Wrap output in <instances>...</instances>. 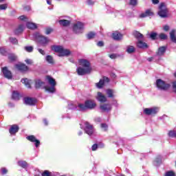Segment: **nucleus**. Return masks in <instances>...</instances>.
<instances>
[{"mask_svg": "<svg viewBox=\"0 0 176 176\" xmlns=\"http://www.w3.org/2000/svg\"><path fill=\"white\" fill-rule=\"evenodd\" d=\"M113 39L114 41H120L123 36L119 32H116L112 34Z\"/></svg>", "mask_w": 176, "mask_h": 176, "instance_id": "nucleus-23", "label": "nucleus"}, {"mask_svg": "<svg viewBox=\"0 0 176 176\" xmlns=\"http://www.w3.org/2000/svg\"><path fill=\"white\" fill-rule=\"evenodd\" d=\"M52 32H53V29L52 28H48L45 30L46 35H49L50 34H52Z\"/></svg>", "mask_w": 176, "mask_h": 176, "instance_id": "nucleus-53", "label": "nucleus"}, {"mask_svg": "<svg viewBox=\"0 0 176 176\" xmlns=\"http://www.w3.org/2000/svg\"><path fill=\"white\" fill-rule=\"evenodd\" d=\"M15 68H16V69H18V71H20L21 72H27V71H28V69H30L28 68V66H27L24 63H20V64L15 65Z\"/></svg>", "mask_w": 176, "mask_h": 176, "instance_id": "nucleus-12", "label": "nucleus"}, {"mask_svg": "<svg viewBox=\"0 0 176 176\" xmlns=\"http://www.w3.org/2000/svg\"><path fill=\"white\" fill-rule=\"evenodd\" d=\"M25 61L26 64H28L29 65H31L32 64V60H31V59H26Z\"/></svg>", "mask_w": 176, "mask_h": 176, "instance_id": "nucleus-58", "label": "nucleus"}, {"mask_svg": "<svg viewBox=\"0 0 176 176\" xmlns=\"http://www.w3.org/2000/svg\"><path fill=\"white\" fill-rule=\"evenodd\" d=\"M96 98L100 102H107V97H105L101 92H98Z\"/></svg>", "mask_w": 176, "mask_h": 176, "instance_id": "nucleus-22", "label": "nucleus"}, {"mask_svg": "<svg viewBox=\"0 0 176 176\" xmlns=\"http://www.w3.org/2000/svg\"><path fill=\"white\" fill-rule=\"evenodd\" d=\"M60 25H63V27H68L71 25V21L67 19H61L59 20Z\"/></svg>", "mask_w": 176, "mask_h": 176, "instance_id": "nucleus-24", "label": "nucleus"}, {"mask_svg": "<svg viewBox=\"0 0 176 176\" xmlns=\"http://www.w3.org/2000/svg\"><path fill=\"white\" fill-rule=\"evenodd\" d=\"M158 16H161L162 19H166L168 17V9L166 7V3H161L159 6Z\"/></svg>", "mask_w": 176, "mask_h": 176, "instance_id": "nucleus-4", "label": "nucleus"}, {"mask_svg": "<svg viewBox=\"0 0 176 176\" xmlns=\"http://www.w3.org/2000/svg\"><path fill=\"white\" fill-rule=\"evenodd\" d=\"M109 78L103 76L102 79H100L98 82L96 83V86L98 87V89H102L105 83H109Z\"/></svg>", "mask_w": 176, "mask_h": 176, "instance_id": "nucleus-7", "label": "nucleus"}, {"mask_svg": "<svg viewBox=\"0 0 176 176\" xmlns=\"http://www.w3.org/2000/svg\"><path fill=\"white\" fill-rule=\"evenodd\" d=\"M0 54L2 56H8V51L3 47H0Z\"/></svg>", "mask_w": 176, "mask_h": 176, "instance_id": "nucleus-41", "label": "nucleus"}, {"mask_svg": "<svg viewBox=\"0 0 176 176\" xmlns=\"http://www.w3.org/2000/svg\"><path fill=\"white\" fill-rule=\"evenodd\" d=\"M47 5H52V1L47 0Z\"/></svg>", "mask_w": 176, "mask_h": 176, "instance_id": "nucleus-64", "label": "nucleus"}, {"mask_svg": "<svg viewBox=\"0 0 176 176\" xmlns=\"http://www.w3.org/2000/svg\"><path fill=\"white\" fill-rule=\"evenodd\" d=\"M19 130H20V127H19V125L12 124L10 126L9 133L11 135H16V133H19Z\"/></svg>", "mask_w": 176, "mask_h": 176, "instance_id": "nucleus-13", "label": "nucleus"}, {"mask_svg": "<svg viewBox=\"0 0 176 176\" xmlns=\"http://www.w3.org/2000/svg\"><path fill=\"white\" fill-rule=\"evenodd\" d=\"M8 9V4H1L0 10H6Z\"/></svg>", "mask_w": 176, "mask_h": 176, "instance_id": "nucleus-50", "label": "nucleus"}, {"mask_svg": "<svg viewBox=\"0 0 176 176\" xmlns=\"http://www.w3.org/2000/svg\"><path fill=\"white\" fill-rule=\"evenodd\" d=\"M24 50L28 53H32L34 52V47L33 46H25Z\"/></svg>", "mask_w": 176, "mask_h": 176, "instance_id": "nucleus-37", "label": "nucleus"}, {"mask_svg": "<svg viewBox=\"0 0 176 176\" xmlns=\"http://www.w3.org/2000/svg\"><path fill=\"white\" fill-rule=\"evenodd\" d=\"M97 149H98V144H94L92 145L91 146V151H93V152L97 151Z\"/></svg>", "mask_w": 176, "mask_h": 176, "instance_id": "nucleus-51", "label": "nucleus"}, {"mask_svg": "<svg viewBox=\"0 0 176 176\" xmlns=\"http://www.w3.org/2000/svg\"><path fill=\"white\" fill-rule=\"evenodd\" d=\"M153 12H152V10H146L144 13H142L140 14V17L142 19H144V17H151L153 16Z\"/></svg>", "mask_w": 176, "mask_h": 176, "instance_id": "nucleus-20", "label": "nucleus"}, {"mask_svg": "<svg viewBox=\"0 0 176 176\" xmlns=\"http://www.w3.org/2000/svg\"><path fill=\"white\" fill-rule=\"evenodd\" d=\"M20 98H21V96H20V94L16 91H14L12 93V99L19 101Z\"/></svg>", "mask_w": 176, "mask_h": 176, "instance_id": "nucleus-31", "label": "nucleus"}, {"mask_svg": "<svg viewBox=\"0 0 176 176\" xmlns=\"http://www.w3.org/2000/svg\"><path fill=\"white\" fill-rule=\"evenodd\" d=\"M23 31H24V26L23 25H19L18 28L14 30V32L15 35H20Z\"/></svg>", "mask_w": 176, "mask_h": 176, "instance_id": "nucleus-27", "label": "nucleus"}, {"mask_svg": "<svg viewBox=\"0 0 176 176\" xmlns=\"http://www.w3.org/2000/svg\"><path fill=\"white\" fill-rule=\"evenodd\" d=\"M26 25L29 30H36L38 28L36 24L32 22H28Z\"/></svg>", "mask_w": 176, "mask_h": 176, "instance_id": "nucleus-29", "label": "nucleus"}, {"mask_svg": "<svg viewBox=\"0 0 176 176\" xmlns=\"http://www.w3.org/2000/svg\"><path fill=\"white\" fill-rule=\"evenodd\" d=\"M26 140H28V141H30V142H34L36 148H38L39 145H41V141L36 139V138L34 135H30L28 136L26 138Z\"/></svg>", "mask_w": 176, "mask_h": 176, "instance_id": "nucleus-8", "label": "nucleus"}, {"mask_svg": "<svg viewBox=\"0 0 176 176\" xmlns=\"http://www.w3.org/2000/svg\"><path fill=\"white\" fill-rule=\"evenodd\" d=\"M3 75L7 78V79H12V72H10L9 69H8L7 67H4L2 69Z\"/></svg>", "mask_w": 176, "mask_h": 176, "instance_id": "nucleus-14", "label": "nucleus"}, {"mask_svg": "<svg viewBox=\"0 0 176 176\" xmlns=\"http://www.w3.org/2000/svg\"><path fill=\"white\" fill-rule=\"evenodd\" d=\"M78 63L82 68H85V69H89L91 72V66H90V62L89 60L87 59H80Z\"/></svg>", "mask_w": 176, "mask_h": 176, "instance_id": "nucleus-6", "label": "nucleus"}, {"mask_svg": "<svg viewBox=\"0 0 176 176\" xmlns=\"http://www.w3.org/2000/svg\"><path fill=\"white\" fill-rule=\"evenodd\" d=\"M85 28V23L78 21L73 25V32L74 34H82Z\"/></svg>", "mask_w": 176, "mask_h": 176, "instance_id": "nucleus-5", "label": "nucleus"}, {"mask_svg": "<svg viewBox=\"0 0 176 176\" xmlns=\"http://www.w3.org/2000/svg\"><path fill=\"white\" fill-rule=\"evenodd\" d=\"M106 93H107L109 98H113V97H115V95H113V90H112L111 89H107Z\"/></svg>", "mask_w": 176, "mask_h": 176, "instance_id": "nucleus-36", "label": "nucleus"}, {"mask_svg": "<svg viewBox=\"0 0 176 176\" xmlns=\"http://www.w3.org/2000/svg\"><path fill=\"white\" fill-rule=\"evenodd\" d=\"M104 45V41H100L97 43V46H98V47H102Z\"/></svg>", "mask_w": 176, "mask_h": 176, "instance_id": "nucleus-54", "label": "nucleus"}, {"mask_svg": "<svg viewBox=\"0 0 176 176\" xmlns=\"http://www.w3.org/2000/svg\"><path fill=\"white\" fill-rule=\"evenodd\" d=\"M43 85H45V82H43L42 80H35L34 86H35L36 89H41L43 86Z\"/></svg>", "mask_w": 176, "mask_h": 176, "instance_id": "nucleus-28", "label": "nucleus"}, {"mask_svg": "<svg viewBox=\"0 0 176 176\" xmlns=\"http://www.w3.org/2000/svg\"><path fill=\"white\" fill-rule=\"evenodd\" d=\"M100 127L102 129H104V131H107V130H108V125L106 123L101 124Z\"/></svg>", "mask_w": 176, "mask_h": 176, "instance_id": "nucleus-52", "label": "nucleus"}, {"mask_svg": "<svg viewBox=\"0 0 176 176\" xmlns=\"http://www.w3.org/2000/svg\"><path fill=\"white\" fill-rule=\"evenodd\" d=\"M175 32H176V30L173 29L169 33L170 41L171 42H173V43H176Z\"/></svg>", "mask_w": 176, "mask_h": 176, "instance_id": "nucleus-26", "label": "nucleus"}, {"mask_svg": "<svg viewBox=\"0 0 176 176\" xmlns=\"http://www.w3.org/2000/svg\"><path fill=\"white\" fill-rule=\"evenodd\" d=\"M85 131L87 134H88V135H91V134H93V126L88 122H85Z\"/></svg>", "mask_w": 176, "mask_h": 176, "instance_id": "nucleus-15", "label": "nucleus"}, {"mask_svg": "<svg viewBox=\"0 0 176 176\" xmlns=\"http://www.w3.org/2000/svg\"><path fill=\"white\" fill-rule=\"evenodd\" d=\"M8 60L10 63H14L16 60H17V56L14 54H8Z\"/></svg>", "mask_w": 176, "mask_h": 176, "instance_id": "nucleus-30", "label": "nucleus"}, {"mask_svg": "<svg viewBox=\"0 0 176 176\" xmlns=\"http://www.w3.org/2000/svg\"><path fill=\"white\" fill-rule=\"evenodd\" d=\"M148 36L151 41H157L159 39V34H157V32H151L149 34Z\"/></svg>", "mask_w": 176, "mask_h": 176, "instance_id": "nucleus-25", "label": "nucleus"}, {"mask_svg": "<svg viewBox=\"0 0 176 176\" xmlns=\"http://www.w3.org/2000/svg\"><path fill=\"white\" fill-rule=\"evenodd\" d=\"M159 111V109L157 107H153V108H146L144 110V113L146 115H156Z\"/></svg>", "mask_w": 176, "mask_h": 176, "instance_id": "nucleus-9", "label": "nucleus"}, {"mask_svg": "<svg viewBox=\"0 0 176 176\" xmlns=\"http://www.w3.org/2000/svg\"><path fill=\"white\" fill-rule=\"evenodd\" d=\"M19 19L22 21H24V20H27V16H25V15H21V16H19Z\"/></svg>", "mask_w": 176, "mask_h": 176, "instance_id": "nucleus-57", "label": "nucleus"}, {"mask_svg": "<svg viewBox=\"0 0 176 176\" xmlns=\"http://www.w3.org/2000/svg\"><path fill=\"white\" fill-rule=\"evenodd\" d=\"M168 135V137H170L171 138H176V131L175 130L169 131Z\"/></svg>", "mask_w": 176, "mask_h": 176, "instance_id": "nucleus-38", "label": "nucleus"}, {"mask_svg": "<svg viewBox=\"0 0 176 176\" xmlns=\"http://www.w3.org/2000/svg\"><path fill=\"white\" fill-rule=\"evenodd\" d=\"M42 176H52V172L45 170L41 173Z\"/></svg>", "mask_w": 176, "mask_h": 176, "instance_id": "nucleus-46", "label": "nucleus"}, {"mask_svg": "<svg viewBox=\"0 0 176 176\" xmlns=\"http://www.w3.org/2000/svg\"><path fill=\"white\" fill-rule=\"evenodd\" d=\"M1 175H6L9 170L5 167L1 168Z\"/></svg>", "mask_w": 176, "mask_h": 176, "instance_id": "nucleus-48", "label": "nucleus"}, {"mask_svg": "<svg viewBox=\"0 0 176 176\" xmlns=\"http://www.w3.org/2000/svg\"><path fill=\"white\" fill-rule=\"evenodd\" d=\"M96 35H97V34L95 32H89L87 34V38L89 40L94 39L96 38Z\"/></svg>", "mask_w": 176, "mask_h": 176, "instance_id": "nucleus-34", "label": "nucleus"}, {"mask_svg": "<svg viewBox=\"0 0 176 176\" xmlns=\"http://www.w3.org/2000/svg\"><path fill=\"white\" fill-rule=\"evenodd\" d=\"M166 50H167V47L166 46L160 47L157 51L156 52V54L157 56H164Z\"/></svg>", "mask_w": 176, "mask_h": 176, "instance_id": "nucleus-19", "label": "nucleus"}, {"mask_svg": "<svg viewBox=\"0 0 176 176\" xmlns=\"http://www.w3.org/2000/svg\"><path fill=\"white\" fill-rule=\"evenodd\" d=\"M18 164L19 166H20V167H22L23 168H25V167H27L28 166L27 162L25 161H19Z\"/></svg>", "mask_w": 176, "mask_h": 176, "instance_id": "nucleus-40", "label": "nucleus"}, {"mask_svg": "<svg viewBox=\"0 0 176 176\" xmlns=\"http://www.w3.org/2000/svg\"><path fill=\"white\" fill-rule=\"evenodd\" d=\"M149 62L153 61V57H150L147 59Z\"/></svg>", "mask_w": 176, "mask_h": 176, "instance_id": "nucleus-63", "label": "nucleus"}, {"mask_svg": "<svg viewBox=\"0 0 176 176\" xmlns=\"http://www.w3.org/2000/svg\"><path fill=\"white\" fill-rule=\"evenodd\" d=\"M21 82L23 83V85H25V86L28 87V89H31V83L30 82L28 78H23Z\"/></svg>", "mask_w": 176, "mask_h": 176, "instance_id": "nucleus-33", "label": "nucleus"}, {"mask_svg": "<svg viewBox=\"0 0 176 176\" xmlns=\"http://www.w3.org/2000/svg\"><path fill=\"white\" fill-rule=\"evenodd\" d=\"M172 86H173V90L174 93L176 94V81H174L173 82V85Z\"/></svg>", "mask_w": 176, "mask_h": 176, "instance_id": "nucleus-55", "label": "nucleus"}, {"mask_svg": "<svg viewBox=\"0 0 176 176\" xmlns=\"http://www.w3.org/2000/svg\"><path fill=\"white\" fill-rule=\"evenodd\" d=\"M100 109L102 112H109L112 109V107L109 104H104L100 105Z\"/></svg>", "mask_w": 176, "mask_h": 176, "instance_id": "nucleus-17", "label": "nucleus"}, {"mask_svg": "<svg viewBox=\"0 0 176 176\" xmlns=\"http://www.w3.org/2000/svg\"><path fill=\"white\" fill-rule=\"evenodd\" d=\"M137 46L139 49H148V44L142 41V40L138 41Z\"/></svg>", "mask_w": 176, "mask_h": 176, "instance_id": "nucleus-21", "label": "nucleus"}, {"mask_svg": "<svg viewBox=\"0 0 176 176\" xmlns=\"http://www.w3.org/2000/svg\"><path fill=\"white\" fill-rule=\"evenodd\" d=\"M159 2H160L159 0H152V3H153V5H157Z\"/></svg>", "mask_w": 176, "mask_h": 176, "instance_id": "nucleus-61", "label": "nucleus"}, {"mask_svg": "<svg viewBox=\"0 0 176 176\" xmlns=\"http://www.w3.org/2000/svg\"><path fill=\"white\" fill-rule=\"evenodd\" d=\"M129 5L131 6H137V5H138V0H129Z\"/></svg>", "mask_w": 176, "mask_h": 176, "instance_id": "nucleus-45", "label": "nucleus"}, {"mask_svg": "<svg viewBox=\"0 0 176 176\" xmlns=\"http://www.w3.org/2000/svg\"><path fill=\"white\" fill-rule=\"evenodd\" d=\"M45 90L47 91H49L50 93H54L56 89H54V87L52 86V87H45Z\"/></svg>", "mask_w": 176, "mask_h": 176, "instance_id": "nucleus-44", "label": "nucleus"}, {"mask_svg": "<svg viewBox=\"0 0 176 176\" xmlns=\"http://www.w3.org/2000/svg\"><path fill=\"white\" fill-rule=\"evenodd\" d=\"M38 43H41V45H43V46H45V45L49 43V38L44 36H38Z\"/></svg>", "mask_w": 176, "mask_h": 176, "instance_id": "nucleus-16", "label": "nucleus"}, {"mask_svg": "<svg viewBox=\"0 0 176 176\" xmlns=\"http://www.w3.org/2000/svg\"><path fill=\"white\" fill-rule=\"evenodd\" d=\"M10 42L13 45H19V41L14 37H10Z\"/></svg>", "mask_w": 176, "mask_h": 176, "instance_id": "nucleus-43", "label": "nucleus"}, {"mask_svg": "<svg viewBox=\"0 0 176 176\" xmlns=\"http://www.w3.org/2000/svg\"><path fill=\"white\" fill-rule=\"evenodd\" d=\"M23 100L25 105L34 106L36 102V99L31 97H25Z\"/></svg>", "mask_w": 176, "mask_h": 176, "instance_id": "nucleus-11", "label": "nucleus"}, {"mask_svg": "<svg viewBox=\"0 0 176 176\" xmlns=\"http://www.w3.org/2000/svg\"><path fill=\"white\" fill-rule=\"evenodd\" d=\"M87 3H88V5H94V1H93V0H88Z\"/></svg>", "mask_w": 176, "mask_h": 176, "instance_id": "nucleus-62", "label": "nucleus"}, {"mask_svg": "<svg viewBox=\"0 0 176 176\" xmlns=\"http://www.w3.org/2000/svg\"><path fill=\"white\" fill-rule=\"evenodd\" d=\"M156 86L157 89L160 90H163V91H167L170 87H171V85L166 82L164 80L162 79H157L156 80Z\"/></svg>", "mask_w": 176, "mask_h": 176, "instance_id": "nucleus-3", "label": "nucleus"}, {"mask_svg": "<svg viewBox=\"0 0 176 176\" xmlns=\"http://www.w3.org/2000/svg\"><path fill=\"white\" fill-rule=\"evenodd\" d=\"M76 72L78 75L80 76H83V75H86L87 74H91V72L89 69H85V67H79L76 69Z\"/></svg>", "mask_w": 176, "mask_h": 176, "instance_id": "nucleus-10", "label": "nucleus"}, {"mask_svg": "<svg viewBox=\"0 0 176 176\" xmlns=\"http://www.w3.org/2000/svg\"><path fill=\"white\" fill-rule=\"evenodd\" d=\"M168 30H170V26L169 25H166L164 26V30L167 32V31H168Z\"/></svg>", "mask_w": 176, "mask_h": 176, "instance_id": "nucleus-60", "label": "nucleus"}, {"mask_svg": "<svg viewBox=\"0 0 176 176\" xmlns=\"http://www.w3.org/2000/svg\"><path fill=\"white\" fill-rule=\"evenodd\" d=\"M47 79L48 80V83H50L51 86H52L53 87L56 86V80H54V78H52L50 76H47Z\"/></svg>", "mask_w": 176, "mask_h": 176, "instance_id": "nucleus-32", "label": "nucleus"}, {"mask_svg": "<svg viewBox=\"0 0 176 176\" xmlns=\"http://www.w3.org/2000/svg\"><path fill=\"white\" fill-rule=\"evenodd\" d=\"M109 57L112 60H115V58H118V57H120V55H118V54H111L109 55Z\"/></svg>", "mask_w": 176, "mask_h": 176, "instance_id": "nucleus-47", "label": "nucleus"}, {"mask_svg": "<svg viewBox=\"0 0 176 176\" xmlns=\"http://www.w3.org/2000/svg\"><path fill=\"white\" fill-rule=\"evenodd\" d=\"M52 50H54L56 53H58L59 57H68L71 55V51L68 49H64L63 46L53 45Z\"/></svg>", "mask_w": 176, "mask_h": 176, "instance_id": "nucleus-1", "label": "nucleus"}, {"mask_svg": "<svg viewBox=\"0 0 176 176\" xmlns=\"http://www.w3.org/2000/svg\"><path fill=\"white\" fill-rule=\"evenodd\" d=\"M46 61H47V63H49L50 64H54V61L53 60V56L48 55L46 57Z\"/></svg>", "mask_w": 176, "mask_h": 176, "instance_id": "nucleus-42", "label": "nucleus"}, {"mask_svg": "<svg viewBox=\"0 0 176 176\" xmlns=\"http://www.w3.org/2000/svg\"><path fill=\"white\" fill-rule=\"evenodd\" d=\"M135 52V47L133 45H128L126 47V52L129 53V54H131Z\"/></svg>", "mask_w": 176, "mask_h": 176, "instance_id": "nucleus-35", "label": "nucleus"}, {"mask_svg": "<svg viewBox=\"0 0 176 176\" xmlns=\"http://www.w3.org/2000/svg\"><path fill=\"white\" fill-rule=\"evenodd\" d=\"M158 38L159 39H160L161 41H166L168 38V36H166V34L164 33H160L159 35H158Z\"/></svg>", "mask_w": 176, "mask_h": 176, "instance_id": "nucleus-39", "label": "nucleus"}, {"mask_svg": "<svg viewBox=\"0 0 176 176\" xmlns=\"http://www.w3.org/2000/svg\"><path fill=\"white\" fill-rule=\"evenodd\" d=\"M133 35L138 41H144V34H141L140 32L134 30Z\"/></svg>", "mask_w": 176, "mask_h": 176, "instance_id": "nucleus-18", "label": "nucleus"}, {"mask_svg": "<svg viewBox=\"0 0 176 176\" xmlns=\"http://www.w3.org/2000/svg\"><path fill=\"white\" fill-rule=\"evenodd\" d=\"M104 146H105L104 145L103 143L99 142V143L98 144V148H104Z\"/></svg>", "mask_w": 176, "mask_h": 176, "instance_id": "nucleus-59", "label": "nucleus"}, {"mask_svg": "<svg viewBox=\"0 0 176 176\" xmlns=\"http://www.w3.org/2000/svg\"><path fill=\"white\" fill-rule=\"evenodd\" d=\"M38 52L42 54L43 56H45V54H46V53L45 52V51L41 48H39L38 50Z\"/></svg>", "mask_w": 176, "mask_h": 176, "instance_id": "nucleus-56", "label": "nucleus"}, {"mask_svg": "<svg viewBox=\"0 0 176 176\" xmlns=\"http://www.w3.org/2000/svg\"><path fill=\"white\" fill-rule=\"evenodd\" d=\"M80 111H86L87 109H94L97 107V103L94 100H87L85 104L79 103L78 105Z\"/></svg>", "mask_w": 176, "mask_h": 176, "instance_id": "nucleus-2", "label": "nucleus"}, {"mask_svg": "<svg viewBox=\"0 0 176 176\" xmlns=\"http://www.w3.org/2000/svg\"><path fill=\"white\" fill-rule=\"evenodd\" d=\"M165 176H175V173L173 170H169L166 173Z\"/></svg>", "mask_w": 176, "mask_h": 176, "instance_id": "nucleus-49", "label": "nucleus"}]
</instances>
